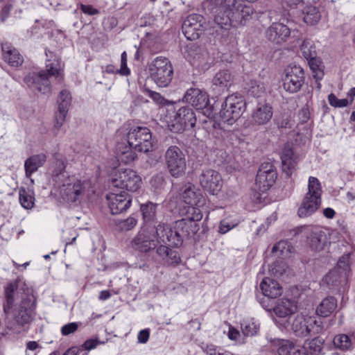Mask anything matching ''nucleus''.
Masks as SVG:
<instances>
[{
	"label": "nucleus",
	"instance_id": "obj_20",
	"mask_svg": "<svg viewBox=\"0 0 355 355\" xmlns=\"http://www.w3.org/2000/svg\"><path fill=\"white\" fill-rule=\"evenodd\" d=\"M181 197L187 205L204 206L206 199L201 190L192 183L185 184L181 189Z\"/></svg>",
	"mask_w": 355,
	"mask_h": 355
},
{
	"label": "nucleus",
	"instance_id": "obj_48",
	"mask_svg": "<svg viewBox=\"0 0 355 355\" xmlns=\"http://www.w3.org/2000/svg\"><path fill=\"white\" fill-rule=\"evenodd\" d=\"M81 324L82 323L80 322H73L64 324L61 328V334L62 336H65L73 334L78 330Z\"/></svg>",
	"mask_w": 355,
	"mask_h": 355
},
{
	"label": "nucleus",
	"instance_id": "obj_31",
	"mask_svg": "<svg viewBox=\"0 0 355 355\" xmlns=\"http://www.w3.org/2000/svg\"><path fill=\"white\" fill-rule=\"evenodd\" d=\"M279 355H306V348L297 345L288 340H282L278 343Z\"/></svg>",
	"mask_w": 355,
	"mask_h": 355
},
{
	"label": "nucleus",
	"instance_id": "obj_13",
	"mask_svg": "<svg viewBox=\"0 0 355 355\" xmlns=\"http://www.w3.org/2000/svg\"><path fill=\"white\" fill-rule=\"evenodd\" d=\"M283 89L289 94L298 92L305 83L304 69L299 65L288 67L282 77Z\"/></svg>",
	"mask_w": 355,
	"mask_h": 355
},
{
	"label": "nucleus",
	"instance_id": "obj_43",
	"mask_svg": "<svg viewBox=\"0 0 355 355\" xmlns=\"http://www.w3.org/2000/svg\"><path fill=\"white\" fill-rule=\"evenodd\" d=\"M322 344L320 339L315 338L307 344V346L302 347L306 348V355H320L322 351Z\"/></svg>",
	"mask_w": 355,
	"mask_h": 355
},
{
	"label": "nucleus",
	"instance_id": "obj_15",
	"mask_svg": "<svg viewBox=\"0 0 355 355\" xmlns=\"http://www.w3.org/2000/svg\"><path fill=\"white\" fill-rule=\"evenodd\" d=\"M166 164L170 174L178 178L184 173L186 159L182 150L176 146L168 147L164 155Z\"/></svg>",
	"mask_w": 355,
	"mask_h": 355
},
{
	"label": "nucleus",
	"instance_id": "obj_23",
	"mask_svg": "<svg viewBox=\"0 0 355 355\" xmlns=\"http://www.w3.org/2000/svg\"><path fill=\"white\" fill-rule=\"evenodd\" d=\"M307 238L309 244H325L326 235L318 227L302 226L297 229L296 233Z\"/></svg>",
	"mask_w": 355,
	"mask_h": 355
},
{
	"label": "nucleus",
	"instance_id": "obj_33",
	"mask_svg": "<svg viewBox=\"0 0 355 355\" xmlns=\"http://www.w3.org/2000/svg\"><path fill=\"white\" fill-rule=\"evenodd\" d=\"M46 157L44 154L34 155L28 157L24 163V168L26 177H30L46 162Z\"/></svg>",
	"mask_w": 355,
	"mask_h": 355
},
{
	"label": "nucleus",
	"instance_id": "obj_8",
	"mask_svg": "<svg viewBox=\"0 0 355 355\" xmlns=\"http://www.w3.org/2000/svg\"><path fill=\"white\" fill-rule=\"evenodd\" d=\"M245 108V101L239 94H233L226 97L222 104L219 116L223 123L232 125L240 118Z\"/></svg>",
	"mask_w": 355,
	"mask_h": 355
},
{
	"label": "nucleus",
	"instance_id": "obj_18",
	"mask_svg": "<svg viewBox=\"0 0 355 355\" xmlns=\"http://www.w3.org/2000/svg\"><path fill=\"white\" fill-rule=\"evenodd\" d=\"M106 199L113 215L125 211L132 203V198L125 191H121L119 193L111 192L107 195Z\"/></svg>",
	"mask_w": 355,
	"mask_h": 355
},
{
	"label": "nucleus",
	"instance_id": "obj_9",
	"mask_svg": "<svg viewBox=\"0 0 355 355\" xmlns=\"http://www.w3.org/2000/svg\"><path fill=\"white\" fill-rule=\"evenodd\" d=\"M149 71L151 79L158 87H166L171 83L173 69L167 58H155L149 67Z\"/></svg>",
	"mask_w": 355,
	"mask_h": 355
},
{
	"label": "nucleus",
	"instance_id": "obj_50",
	"mask_svg": "<svg viewBox=\"0 0 355 355\" xmlns=\"http://www.w3.org/2000/svg\"><path fill=\"white\" fill-rule=\"evenodd\" d=\"M146 92L148 96L157 105H166L169 103L158 92L152 91L149 89H146Z\"/></svg>",
	"mask_w": 355,
	"mask_h": 355
},
{
	"label": "nucleus",
	"instance_id": "obj_10",
	"mask_svg": "<svg viewBox=\"0 0 355 355\" xmlns=\"http://www.w3.org/2000/svg\"><path fill=\"white\" fill-rule=\"evenodd\" d=\"M195 112L189 106L181 107L170 116L168 127L173 132H182L187 129L192 128L196 123Z\"/></svg>",
	"mask_w": 355,
	"mask_h": 355
},
{
	"label": "nucleus",
	"instance_id": "obj_42",
	"mask_svg": "<svg viewBox=\"0 0 355 355\" xmlns=\"http://www.w3.org/2000/svg\"><path fill=\"white\" fill-rule=\"evenodd\" d=\"M350 254L343 255L338 261L334 269H337L340 274L344 275V277L347 278L348 273L350 271L349 266Z\"/></svg>",
	"mask_w": 355,
	"mask_h": 355
},
{
	"label": "nucleus",
	"instance_id": "obj_64",
	"mask_svg": "<svg viewBox=\"0 0 355 355\" xmlns=\"http://www.w3.org/2000/svg\"><path fill=\"white\" fill-rule=\"evenodd\" d=\"M239 335V332L234 329H230L228 337L231 340H236Z\"/></svg>",
	"mask_w": 355,
	"mask_h": 355
},
{
	"label": "nucleus",
	"instance_id": "obj_21",
	"mask_svg": "<svg viewBox=\"0 0 355 355\" xmlns=\"http://www.w3.org/2000/svg\"><path fill=\"white\" fill-rule=\"evenodd\" d=\"M71 96L69 91L63 89L60 92L58 98V112L55 116V128L59 130L63 125L69 107L71 105Z\"/></svg>",
	"mask_w": 355,
	"mask_h": 355
},
{
	"label": "nucleus",
	"instance_id": "obj_47",
	"mask_svg": "<svg viewBox=\"0 0 355 355\" xmlns=\"http://www.w3.org/2000/svg\"><path fill=\"white\" fill-rule=\"evenodd\" d=\"M105 344L104 341H101L97 338H91L87 339L85 340L83 344L79 347L80 349V351L84 349L87 351H90L92 349H94L97 347V346L100 345Z\"/></svg>",
	"mask_w": 355,
	"mask_h": 355
},
{
	"label": "nucleus",
	"instance_id": "obj_6",
	"mask_svg": "<svg viewBox=\"0 0 355 355\" xmlns=\"http://www.w3.org/2000/svg\"><path fill=\"white\" fill-rule=\"evenodd\" d=\"M45 54L46 56V72L42 71L38 73H29L24 77V80L28 87L35 88L42 94H49L51 91L49 76H56L59 77L61 70V60L60 57L51 51L46 50Z\"/></svg>",
	"mask_w": 355,
	"mask_h": 355
},
{
	"label": "nucleus",
	"instance_id": "obj_38",
	"mask_svg": "<svg viewBox=\"0 0 355 355\" xmlns=\"http://www.w3.org/2000/svg\"><path fill=\"white\" fill-rule=\"evenodd\" d=\"M300 50L304 58L308 60L310 64H313L317 55L313 42L310 39L304 40L300 46Z\"/></svg>",
	"mask_w": 355,
	"mask_h": 355
},
{
	"label": "nucleus",
	"instance_id": "obj_1",
	"mask_svg": "<svg viewBox=\"0 0 355 355\" xmlns=\"http://www.w3.org/2000/svg\"><path fill=\"white\" fill-rule=\"evenodd\" d=\"M17 283L11 282L4 289L5 302L3 311L6 313H11L12 322L8 324V328L17 332L27 324H29L33 318L35 309V298L32 294L22 293L20 302L16 303L19 297Z\"/></svg>",
	"mask_w": 355,
	"mask_h": 355
},
{
	"label": "nucleus",
	"instance_id": "obj_63",
	"mask_svg": "<svg viewBox=\"0 0 355 355\" xmlns=\"http://www.w3.org/2000/svg\"><path fill=\"white\" fill-rule=\"evenodd\" d=\"M173 290L176 293L185 294L187 292V288L183 286L182 284H178L174 288Z\"/></svg>",
	"mask_w": 355,
	"mask_h": 355
},
{
	"label": "nucleus",
	"instance_id": "obj_27",
	"mask_svg": "<svg viewBox=\"0 0 355 355\" xmlns=\"http://www.w3.org/2000/svg\"><path fill=\"white\" fill-rule=\"evenodd\" d=\"M3 58L12 67H18L23 62V58L18 51L9 43L2 44Z\"/></svg>",
	"mask_w": 355,
	"mask_h": 355
},
{
	"label": "nucleus",
	"instance_id": "obj_24",
	"mask_svg": "<svg viewBox=\"0 0 355 355\" xmlns=\"http://www.w3.org/2000/svg\"><path fill=\"white\" fill-rule=\"evenodd\" d=\"M282 170L287 176L292 175L295 170L298 162V157L295 154L292 148L285 146L281 154Z\"/></svg>",
	"mask_w": 355,
	"mask_h": 355
},
{
	"label": "nucleus",
	"instance_id": "obj_60",
	"mask_svg": "<svg viewBox=\"0 0 355 355\" xmlns=\"http://www.w3.org/2000/svg\"><path fill=\"white\" fill-rule=\"evenodd\" d=\"M80 352L79 347L73 346L69 348L62 355H78Z\"/></svg>",
	"mask_w": 355,
	"mask_h": 355
},
{
	"label": "nucleus",
	"instance_id": "obj_39",
	"mask_svg": "<svg viewBox=\"0 0 355 355\" xmlns=\"http://www.w3.org/2000/svg\"><path fill=\"white\" fill-rule=\"evenodd\" d=\"M19 202L24 208L29 209L33 207L35 204L33 191L21 187L19 189Z\"/></svg>",
	"mask_w": 355,
	"mask_h": 355
},
{
	"label": "nucleus",
	"instance_id": "obj_53",
	"mask_svg": "<svg viewBox=\"0 0 355 355\" xmlns=\"http://www.w3.org/2000/svg\"><path fill=\"white\" fill-rule=\"evenodd\" d=\"M238 225V223H232L230 222L227 219H224L221 220L220 225H219V232L220 234H225L234 227H236Z\"/></svg>",
	"mask_w": 355,
	"mask_h": 355
},
{
	"label": "nucleus",
	"instance_id": "obj_62",
	"mask_svg": "<svg viewBox=\"0 0 355 355\" xmlns=\"http://www.w3.org/2000/svg\"><path fill=\"white\" fill-rule=\"evenodd\" d=\"M302 1V0H283V3L291 8H295Z\"/></svg>",
	"mask_w": 355,
	"mask_h": 355
},
{
	"label": "nucleus",
	"instance_id": "obj_16",
	"mask_svg": "<svg viewBox=\"0 0 355 355\" xmlns=\"http://www.w3.org/2000/svg\"><path fill=\"white\" fill-rule=\"evenodd\" d=\"M205 19L199 14L189 15L182 24V32L189 40H196L205 30Z\"/></svg>",
	"mask_w": 355,
	"mask_h": 355
},
{
	"label": "nucleus",
	"instance_id": "obj_58",
	"mask_svg": "<svg viewBox=\"0 0 355 355\" xmlns=\"http://www.w3.org/2000/svg\"><path fill=\"white\" fill-rule=\"evenodd\" d=\"M150 332L148 329H144L139 332L138 340L141 343H146L149 338Z\"/></svg>",
	"mask_w": 355,
	"mask_h": 355
},
{
	"label": "nucleus",
	"instance_id": "obj_14",
	"mask_svg": "<svg viewBox=\"0 0 355 355\" xmlns=\"http://www.w3.org/2000/svg\"><path fill=\"white\" fill-rule=\"evenodd\" d=\"M184 101L198 110H202L208 118L213 116V107L209 103V96L205 91L199 88L188 89L184 96Z\"/></svg>",
	"mask_w": 355,
	"mask_h": 355
},
{
	"label": "nucleus",
	"instance_id": "obj_51",
	"mask_svg": "<svg viewBox=\"0 0 355 355\" xmlns=\"http://www.w3.org/2000/svg\"><path fill=\"white\" fill-rule=\"evenodd\" d=\"M287 268L286 265L283 261H277L272 266L271 272L276 277L282 276Z\"/></svg>",
	"mask_w": 355,
	"mask_h": 355
},
{
	"label": "nucleus",
	"instance_id": "obj_25",
	"mask_svg": "<svg viewBox=\"0 0 355 355\" xmlns=\"http://www.w3.org/2000/svg\"><path fill=\"white\" fill-rule=\"evenodd\" d=\"M260 288L264 296L268 298H277L282 294L283 288L278 282L269 277L263 279Z\"/></svg>",
	"mask_w": 355,
	"mask_h": 355
},
{
	"label": "nucleus",
	"instance_id": "obj_17",
	"mask_svg": "<svg viewBox=\"0 0 355 355\" xmlns=\"http://www.w3.org/2000/svg\"><path fill=\"white\" fill-rule=\"evenodd\" d=\"M199 182L204 190L211 195H216L223 187L220 174L211 168L204 169L199 175Z\"/></svg>",
	"mask_w": 355,
	"mask_h": 355
},
{
	"label": "nucleus",
	"instance_id": "obj_12",
	"mask_svg": "<svg viewBox=\"0 0 355 355\" xmlns=\"http://www.w3.org/2000/svg\"><path fill=\"white\" fill-rule=\"evenodd\" d=\"M141 184L140 175L130 168L120 170L111 182L112 187L125 189L131 192L137 191L141 187Z\"/></svg>",
	"mask_w": 355,
	"mask_h": 355
},
{
	"label": "nucleus",
	"instance_id": "obj_55",
	"mask_svg": "<svg viewBox=\"0 0 355 355\" xmlns=\"http://www.w3.org/2000/svg\"><path fill=\"white\" fill-rule=\"evenodd\" d=\"M202 349L207 355H220L222 352L221 349L213 344L207 345L205 347H202Z\"/></svg>",
	"mask_w": 355,
	"mask_h": 355
},
{
	"label": "nucleus",
	"instance_id": "obj_28",
	"mask_svg": "<svg viewBox=\"0 0 355 355\" xmlns=\"http://www.w3.org/2000/svg\"><path fill=\"white\" fill-rule=\"evenodd\" d=\"M297 306L294 300L283 298L273 308L274 313L279 318H285L295 313Z\"/></svg>",
	"mask_w": 355,
	"mask_h": 355
},
{
	"label": "nucleus",
	"instance_id": "obj_26",
	"mask_svg": "<svg viewBox=\"0 0 355 355\" xmlns=\"http://www.w3.org/2000/svg\"><path fill=\"white\" fill-rule=\"evenodd\" d=\"M177 246L173 245V248H170L168 245H159L156 252L168 265L177 266L181 261L178 252L174 250V247Z\"/></svg>",
	"mask_w": 355,
	"mask_h": 355
},
{
	"label": "nucleus",
	"instance_id": "obj_3",
	"mask_svg": "<svg viewBox=\"0 0 355 355\" xmlns=\"http://www.w3.org/2000/svg\"><path fill=\"white\" fill-rule=\"evenodd\" d=\"M153 148L152 133L147 127L137 126L130 129L125 137L116 146V155L128 164L137 158V152L148 153Z\"/></svg>",
	"mask_w": 355,
	"mask_h": 355
},
{
	"label": "nucleus",
	"instance_id": "obj_29",
	"mask_svg": "<svg viewBox=\"0 0 355 355\" xmlns=\"http://www.w3.org/2000/svg\"><path fill=\"white\" fill-rule=\"evenodd\" d=\"M157 227L158 226L156 227L155 232L153 230L142 229L134 239V244H146L147 243L150 244L155 241H157L158 244L162 243L164 244H167V243L172 244L170 241L164 242L159 239L157 234Z\"/></svg>",
	"mask_w": 355,
	"mask_h": 355
},
{
	"label": "nucleus",
	"instance_id": "obj_61",
	"mask_svg": "<svg viewBox=\"0 0 355 355\" xmlns=\"http://www.w3.org/2000/svg\"><path fill=\"white\" fill-rule=\"evenodd\" d=\"M323 214L327 218L331 219L335 216L336 211L332 208L327 207L323 210Z\"/></svg>",
	"mask_w": 355,
	"mask_h": 355
},
{
	"label": "nucleus",
	"instance_id": "obj_57",
	"mask_svg": "<svg viewBox=\"0 0 355 355\" xmlns=\"http://www.w3.org/2000/svg\"><path fill=\"white\" fill-rule=\"evenodd\" d=\"M310 111L308 106L303 107L298 112V118L301 123H306L310 119Z\"/></svg>",
	"mask_w": 355,
	"mask_h": 355
},
{
	"label": "nucleus",
	"instance_id": "obj_49",
	"mask_svg": "<svg viewBox=\"0 0 355 355\" xmlns=\"http://www.w3.org/2000/svg\"><path fill=\"white\" fill-rule=\"evenodd\" d=\"M328 101L330 105L334 107H344L348 105L347 99H339L333 93L328 96Z\"/></svg>",
	"mask_w": 355,
	"mask_h": 355
},
{
	"label": "nucleus",
	"instance_id": "obj_5",
	"mask_svg": "<svg viewBox=\"0 0 355 355\" xmlns=\"http://www.w3.org/2000/svg\"><path fill=\"white\" fill-rule=\"evenodd\" d=\"M202 206L188 205L181 209L180 213L185 218L175 221L173 228L164 223H159L157 234L161 241H170L172 244H182L189 236L191 223L199 221L202 218L200 208Z\"/></svg>",
	"mask_w": 355,
	"mask_h": 355
},
{
	"label": "nucleus",
	"instance_id": "obj_32",
	"mask_svg": "<svg viewBox=\"0 0 355 355\" xmlns=\"http://www.w3.org/2000/svg\"><path fill=\"white\" fill-rule=\"evenodd\" d=\"M232 76L228 70H221L216 73L212 83L219 92L227 90L232 84Z\"/></svg>",
	"mask_w": 355,
	"mask_h": 355
},
{
	"label": "nucleus",
	"instance_id": "obj_35",
	"mask_svg": "<svg viewBox=\"0 0 355 355\" xmlns=\"http://www.w3.org/2000/svg\"><path fill=\"white\" fill-rule=\"evenodd\" d=\"M336 307L337 300L334 297H327L318 305L316 313L318 315L325 318L330 315Z\"/></svg>",
	"mask_w": 355,
	"mask_h": 355
},
{
	"label": "nucleus",
	"instance_id": "obj_52",
	"mask_svg": "<svg viewBox=\"0 0 355 355\" xmlns=\"http://www.w3.org/2000/svg\"><path fill=\"white\" fill-rule=\"evenodd\" d=\"M137 223V220L132 216H130L125 220L121 221L119 226L122 231H128L134 228Z\"/></svg>",
	"mask_w": 355,
	"mask_h": 355
},
{
	"label": "nucleus",
	"instance_id": "obj_45",
	"mask_svg": "<svg viewBox=\"0 0 355 355\" xmlns=\"http://www.w3.org/2000/svg\"><path fill=\"white\" fill-rule=\"evenodd\" d=\"M265 87L263 83L257 80H251L250 83L248 93L254 97H260L264 93Z\"/></svg>",
	"mask_w": 355,
	"mask_h": 355
},
{
	"label": "nucleus",
	"instance_id": "obj_22",
	"mask_svg": "<svg viewBox=\"0 0 355 355\" xmlns=\"http://www.w3.org/2000/svg\"><path fill=\"white\" fill-rule=\"evenodd\" d=\"M273 114L272 106L267 103H259L252 112V123L257 125L266 124Z\"/></svg>",
	"mask_w": 355,
	"mask_h": 355
},
{
	"label": "nucleus",
	"instance_id": "obj_4",
	"mask_svg": "<svg viewBox=\"0 0 355 355\" xmlns=\"http://www.w3.org/2000/svg\"><path fill=\"white\" fill-rule=\"evenodd\" d=\"M64 169L63 166L59 173L53 175V180L60 187V196L64 201L78 205L94 193V188L89 179L68 175Z\"/></svg>",
	"mask_w": 355,
	"mask_h": 355
},
{
	"label": "nucleus",
	"instance_id": "obj_41",
	"mask_svg": "<svg viewBox=\"0 0 355 355\" xmlns=\"http://www.w3.org/2000/svg\"><path fill=\"white\" fill-rule=\"evenodd\" d=\"M307 327L309 330V335H315L320 333L323 329L322 325V322L320 318H317L315 316H306Z\"/></svg>",
	"mask_w": 355,
	"mask_h": 355
},
{
	"label": "nucleus",
	"instance_id": "obj_2",
	"mask_svg": "<svg viewBox=\"0 0 355 355\" xmlns=\"http://www.w3.org/2000/svg\"><path fill=\"white\" fill-rule=\"evenodd\" d=\"M254 12L252 6L243 4L241 0H223L216 10L214 16L217 35L226 42L232 26L244 25Z\"/></svg>",
	"mask_w": 355,
	"mask_h": 355
},
{
	"label": "nucleus",
	"instance_id": "obj_19",
	"mask_svg": "<svg viewBox=\"0 0 355 355\" xmlns=\"http://www.w3.org/2000/svg\"><path fill=\"white\" fill-rule=\"evenodd\" d=\"M266 37L275 44H282L291 35V29L281 22H272L266 30Z\"/></svg>",
	"mask_w": 355,
	"mask_h": 355
},
{
	"label": "nucleus",
	"instance_id": "obj_44",
	"mask_svg": "<svg viewBox=\"0 0 355 355\" xmlns=\"http://www.w3.org/2000/svg\"><path fill=\"white\" fill-rule=\"evenodd\" d=\"M241 331L244 336H253L257 334L259 327L252 320H244L241 324Z\"/></svg>",
	"mask_w": 355,
	"mask_h": 355
},
{
	"label": "nucleus",
	"instance_id": "obj_40",
	"mask_svg": "<svg viewBox=\"0 0 355 355\" xmlns=\"http://www.w3.org/2000/svg\"><path fill=\"white\" fill-rule=\"evenodd\" d=\"M275 123L280 130L291 129L294 125V121L287 114H282L275 119Z\"/></svg>",
	"mask_w": 355,
	"mask_h": 355
},
{
	"label": "nucleus",
	"instance_id": "obj_56",
	"mask_svg": "<svg viewBox=\"0 0 355 355\" xmlns=\"http://www.w3.org/2000/svg\"><path fill=\"white\" fill-rule=\"evenodd\" d=\"M80 8L83 13L90 16L97 15L99 12L98 10L92 5L80 3Z\"/></svg>",
	"mask_w": 355,
	"mask_h": 355
},
{
	"label": "nucleus",
	"instance_id": "obj_37",
	"mask_svg": "<svg viewBox=\"0 0 355 355\" xmlns=\"http://www.w3.org/2000/svg\"><path fill=\"white\" fill-rule=\"evenodd\" d=\"M304 21L308 25H315L320 19L321 15L318 9L313 6H306L303 10Z\"/></svg>",
	"mask_w": 355,
	"mask_h": 355
},
{
	"label": "nucleus",
	"instance_id": "obj_30",
	"mask_svg": "<svg viewBox=\"0 0 355 355\" xmlns=\"http://www.w3.org/2000/svg\"><path fill=\"white\" fill-rule=\"evenodd\" d=\"M346 280L347 279L344 277V275L340 274L337 269L334 268L323 277L322 284L334 292L338 291L340 284Z\"/></svg>",
	"mask_w": 355,
	"mask_h": 355
},
{
	"label": "nucleus",
	"instance_id": "obj_34",
	"mask_svg": "<svg viewBox=\"0 0 355 355\" xmlns=\"http://www.w3.org/2000/svg\"><path fill=\"white\" fill-rule=\"evenodd\" d=\"M306 316L302 314L297 315L291 324L293 334L297 337H306L309 336V327L306 323Z\"/></svg>",
	"mask_w": 355,
	"mask_h": 355
},
{
	"label": "nucleus",
	"instance_id": "obj_7",
	"mask_svg": "<svg viewBox=\"0 0 355 355\" xmlns=\"http://www.w3.org/2000/svg\"><path fill=\"white\" fill-rule=\"evenodd\" d=\"M322 188L317 178L310 176L308 181V191L305 194L297 214L305 218L315 213L321 205Z\"/></svg>",
	"mask_w": 355,
	"mask_h": 355
},
{
	"label": "nucleus",
	"instance_id": "obj_54",
	"mask_svg": "<svg viewBox=\"0 0 355 355\" xmlns=\"http://www.w3.org/2000/svg\"><path fill=\"white\" fill-rule=\"evenodd\" d=\"M293 248V245H287L286 252H284V250L286 249L285 245H273L272 248V253L275 254L278 251H279V254L278 256L282 257V258L287 257V254L291 253V249Z\"/></svg>",
	"mask_w": 355,
	"mask_h": 355
},
{
	"label": "nucleus",
	"instance_id": "obj_36",
	"mask_svg": "<svg viewBox=\"0 0 355 355\" xmlns=\"http://www.w3.org/2000/svg\"><path fill=\"white\" fill-rule=\"evenodd\" d=\"M157 204L148 202L140 205L142 218L146 224H153L156 221V210Z\"/></svg>",
	"mask_w": 355,
	"mask_h": 355
},
{
	"label": "nucleus",
	"instance_id": "obj_46",
	"mask_svg": "<svg viewBox=\"0 0 355 355\" xmlns=\"http://www.w3.org/2000/svg\"><path fill=\"white\" fill-rule=\"evenodd\" d=\"M334 343L337 347L341 349H347L351 346V340L349 336L345 334L335 337Z\"/></svg>",
	"mask_w": 355,
	"mask_h": 355
},
{
	"label": "nucleus",
	"instance_id": "obj_11",
	"mask_svg": "<svg viewBox=\"0 0 355 355\" xmlns=\"http://www.w3.org/2000/svg\"><path fill=\"white\" fill-rule=\"evenodd\" d=\"M277 173L275 166L270 162L263 163L257 174L254 190L257 191L254 198L260 202L261 193L266 192L275 182Z\"/></svg>",
	"mask_w": 355,
	"mask_h": 355
},
{
	"label": "nucleus",
	"instance_id": "obj_59",
	"mask_svg": "<svg viewBox=\"0 0 355 355\" xmlns=\"http://www.w3.org/2000/svg\"><path fill=\"white\" fill-rule=\"evenodd\" d=\"M116 73L122 76H128L130 73V70L128 67L127 62L121 63V67L116 70Z\"/></svg>",
	"mask_w": 355,
	"mask_h": 355
}]
</instances>
